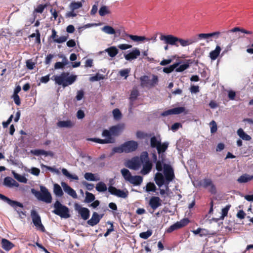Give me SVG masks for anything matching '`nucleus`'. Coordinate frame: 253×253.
<instances>
[{"label": "nucleus", "mask_w": 253, "mask_h": 253, "mask_svg": "<svg viewBox=\"0 0 253 253\" xmlns=\"http://www.w3.org/2000/svg\"><path fill=\"white\" fill-rule=\"evenodd\" d=\"M164 174L161 172H157L155 174L154 180L156 184L160 187L163 185H166L168 188V185L175 178L173 169L171 166L169 164L164 165Z\"/></svg>", "instance_id": "obj_1"}, {"label": "nucleus", "mask_w": 253, "mask_h": 253, "mask_svg": "<svg viewBox=\"0 0 253 253\" xmlns=\"http://www.w3.org/2000/svg\"><path fill=\"white\" fill-rule=\"evenodd\" d=\"M160 39L161 41H164L165 43L166 44L175 45L177 47L179 46L177 42H179L181 46H186L198 42L196 38L193 39L184 40L178 38L172 35H164L161 34L160 37Z\"/></svg>", "instance_id": "obj_2"}, {"label": "nucleus", "mask_w": 253, "mask_h": 253, "mask_svg": "<svg viewBox=\"0 0 253 253\" xmlns=\"http://www.w3.org/2000/svg\"><path fill=\"white\" fill-rule=\"evenodd\" d=\"M77 78L76 75L70 74L68 72H63L59 75L53 76L51 79L54 81L56 84L65 87L72 84Z\"/></svg>", "instance_id": "obj_3"}, {"label": "nucleus", "mask_w": 253, "mask_h": 253, "mask_svg": "<svg viewBox=\"0 0 253 253\" xmlns=\"http://www.w3.org/2000/svg\"><path fill=\"white\" fill-rule=\"evenodd\" d=\"M32 193L40 201L44 202L47 204L52 202V196L48 189L43 186H40V191H38L34 189H32Z\"/></svg>", "instance_id": "obj_4"}, {"label": "nucleus", "mask_w": 253, "mask_h": 253, "mask_svg": "<svg viewBox=\"0 0 253 253\" xmlns=\"http://www.w3.org/2000/svg\"><path fill=\"white\" fill-rule=\"evenodd\" d=\"M125 127L124 124H119L110 127L109 130H103L102 135L105 137L114 138L115 136H119L123 132Z\"/></svg>", "instance_id": "obj_5"}, {"label": "nucleus", "mask_w": 253, "mask_h": 253, "mask_svg": "<svg viewBox=\"0 0 253 253\" xmlns=\"http://www.w3.org/2000/svg\"><path fill=\"white\" fill-rule=\"evenodd\" d=\"M54 210L52 212L62 218H67L70 216L69 208L62 205L59 201H56L53 204Z\"/></svg>", "instance_id": "obj_6"}, {"label": "nucleus", "mask_w": 253, "mask_h": 253, "mask_svg": "<svg viewBox=\"0 0 253 253\" xmlns=\"http://www.w3.org/2000/svg\"><path fill=\"white\" fill-rule=\"evenodd\" d=\"M140 85L142 87L151 88L155 85L158 82L157 76H153V79L150 80L146 75L141 76L140 78Z\"/></svg>", "instance_id": "obj_7"}, {"label": "nucleus", "mask_w": 253, "mask_h": 253, "mask_svg": "<svg viewBox=\"0 0 253 253\" xmlns=\"http://www.w3.org/2000/svg\"><path fill=\"white\" fill-rule=\"evenodd\" d=\"M31 216L33 223L36 228L42 232H44L45 228L42 223L41 217L37 211L32 210L31 211Z\"/></svg>", "instance_id": "obj_8"}, {"label": "nucleus", "mask_w": 253, "mask_h": 253, "mask_svg": "<svg viewBox=\"0 0 253 253\" xmlns=\"http://www.w3.org/2000/svg\"><path fill=\"white\" fill-rule=\"evenodd\" d=\"M189 222V220L187 218H183L179 221H177L174 224L170 226L167 230L168 233H171L172 231L180 229L186 226Z\"/></svg>", "instance_id": "obj_9"}, {"label": "nucleus", "mask_w": 253, "mask_h": 253, "mask_svg": "<svg viewBox=\"0 0 253 253\" xmlns=\"http://www.w3.org/2000/svg\"><path fill=\"white\" fill-rule=\"evenodd\" d=\"M108 191L112 195L124 199L127 198L128 195V192L127 190L118 189L113 186L109 187Z\"/></svg>", "instance_id": "obj_10"}, {"label": "nucleus", "mask_w": 253, "mask_h": 253, "mask_svg": "<svg viewBox=\"0 0 253 253\" xmlns=\"http://www.w3.org/2000/svg\"><path fill=\"white\" fill-rule=\"evenodd\" d=\"M138 143L133 140L126 142L123 144L125 152L129 153L135 151L138 148Z\"/></svg>", "instance_id": "obj_11"}, {"label": "nucleus", "mask_w": 253, "mask_h": 253, "mask_svg": "<svg viewBox=\"0 0 253 253\" xmlns=\"http://www.w3.org/2000/svg\"><path fill=\"white\" fill-rule=\"evenodd\" d=\"M185 108L184 107H175L171 109H169L164 111L161 113V116L165 117L170 115H177L184 112Z\"/></svg>", "instance_id": "obj_12"}, {"label": "nucleus", "mask_w": 253, "mask_h": 253, "mask_svg": "<svg viewBox=\"0 0 253 253\" xmlns=\"http://www.w3.org/2000/svg\"><path fill=\"white\" fill-rule=\"evenodd\" d=\"M126 166L129 169L136 170L141 166L140 161L138 157H135L130 160H128Z\"/></svg>", "instance_id": "obj_13"}, {"label": "nucleus", "mask_w": 253, "mask_h": 253, "mask_svg": "<svg viewBox=\"0 0 253 253\" xmlns=\"http://www.w3.org/2000/svg\"><path fill=\"white\" fill-rule=\"evenodd\" d=\"M0 199L2 200V201L6 202L8 204H9L10 206L12 207L15 208L16 207H19L20 208H23V205L22 203L18 202L16 201H13L8 197H6L5 196L1 194L0 193Z\"/></svg>", "instance_id": "obj_14"}, {"label": "nucleus", "mask_w": 253, "mask_h": 253, "mask_svg": "<svg viewBox=\"0 0 253 253\" xmlns=\"http://www.w3.org/2000/svg\"><path fill=\"white\" fill-rule=\"evenodd\" d=\"M149 205L153 210H155L162 205V200L159 197L152 196L149 200Z\"/></svg>", "instance_id": "obj_15"}, {"label": "nucleus", "mask_w": 253, "mask_h": 253, "mask_svg": "<svg viewBox=\"0 0 253 253\" xmlns=\"http://www.w3.org/2000/svg\"><path fill=\"white\" fill-rule=\"evenodd\" d=\"M103 216V214L100 215L96 212H94L91 218L87 221V224L91 226L96 225L99 222Z\"/></svg>", "instance_id": "obj_16"}, {"label": "nucleus", "mask_w": 253, "mask_h": 253, "mask_svg": "<svg viewBox=\"0 0 253 253\" xmlns=\"http://www.w3.org/2000/svg\"><path fill=\"white\" fill-rule=\"evenodd\" d=\"M139 93L137 89H133L131 91V92L130 93V97L129 98V100H130L129 106V109H128L129 112H130V113L132 112V110L133 108V102L137 99V98L139 96Z\"/></svg>", "instance_id": "obj_17"}, {"label": "nucleus", "mask_w": 253, "mask_h": 253, "mask_svg": "<svg viewBox=\"0 0 253 253\" xmlns=\"http://www.w3.org/2000/svg\"><path fill=\"white\" fill-rule=\"evenodd\" d=\"M76 210L78 211L79 213L81 215V217L84 220H87L90 215L89 210L86 208L81 207L80 206H78L76 208Z\"/></svg>", "instance_id": "obj_18"}, {"label": "nucleus", "mask_w": 253, "mask_h": 253, "mask_svg": "<svg viewBox=\"0 0 253 253\" xmlns=\"http://www.w3.org/2000/svg\"><path fill=\"white\" fill-rule=\"evenodd\" d=\"M140 54L139 50L137 48H134L129 53L125 54L124 57L127 61H131L133 59H136Z\"/></svg>", "instance_id": "obj_19"}, {"label": "nucleus", "mask_w": 253, "mask_h": 253, "mask_svg": "<svg viewBox=\"0 0 253 253\" xmlns=\"http://www.w3.org/2000/svg\"><path fill=\"white\" fill-rule=\"evenodd\" d=\"M61 185L65 192H66L70 196H72L73 198H77V193L73 188H72L70 186H69L64 182H61Z\"/></svg>", "instance_id": "obj_20"}, {"label": "nucleus", "mask_w": 253, "mask_h": 253, "mask_svg": "<svg viewBox=\"0 0 253 253\" xmlns=\"http://www.w3.org/2000/svg\"><path fill=\"white\" fill-rule=\"evenodd\" d=\"M3 184L9 187L19 186V184L11 177L7 176L4 179Z\"/></svg>", "instance_id": "obj_21"}, {"label": "nucleus", "mask_w": 253, "mask_h": 253, "mask_svg": "<svg viewBox=\"0 0 253 253\" xmlns=\"http://www.w3.org/2000/svg\"><path fill=\"white\" fill-rule=\"evenodd\" d=\"M1 244L2 248L6 251L10 250L14 247V245L12 242L4 238L2 239Z\"/></svg>", "instance_id": "obj_22"}, {"label": "nucleus", "mask_w": 253, "mask_h": 253, "mask_svg": "<svg viewBox=\"0 0 253 253\" xmlns=\"http://www.w3.org/2000/svg\"><path fill=\"white\" fill-rule=\"evenodd\" d=\"M143 164V168L140 172L143 175H146L151 171L152 168V164L150 161H147Z\"/></svg>", "instance_id": "obj_23"}, {"label": "nucleus", "mask_w": 253, "mask_h": 253, "mask_svg": "<svg viewBox=\"0 0 253 253\" xmlns=\"http://www.w3.org/2000/svg\"><path fill=\"white\" fill-rule=\"evenodd\" d=\"M221 50V48L219 45H217L214 50H212L210 53V57L211 60H215L219 56L220 51Z\"/></svg>", "instance_id": "obj_24"}, {"label": "nucleus", "mask_w": 253, "mask_h": 253, "mask_svg": "<svg viewBox=\"0 0 253 253\" xmlns=\"http://www.w3.org/2000/svg\"><path fill=\"white\" fill-rule=\"evenodd\" d=\"M74 124L70 120L60 121L57 124V126L61 128H71L74 126Z\"/></svg>", "instance_id": "obj_25"}, {"label": "nucleus", "mask_w": 253, "mask_h": 253, "mask_svg": "<svg viewBox=\"0 0 253 253\" xmlns=\"http://www.w3.org/2000/svg\"><path fill=\"white\" fill-rule=\"evenodd\" d=\"M241 32V33H245L246 34L251 35L253 34V32L252 31L246 30L243 28H240L239 27H235L228 31L226 32L227 34L229 35L230 34H233L234 32Z\"/></svg>", "instance_id": "obj_26"}, {"label": "nucleus", "mask_w": 253, "mask_h": 253, "mask_svg": "<svg viewBox=\"0 0 253 253\" xmlns=\"http://www.w3.org/2000/svg\"><path fill=\"white\" fill-rule=\"evenodd\" d=\"M143 181V178L139 175L132 176L130 178L129 182L130 183L134 185H139L141 184Z\"/></svg>", "instance_id": "obj_27"}, {"label": "nucleus", "mask_w": 253, "mask_h": 253, "mask_svg": "<svg viewBox=\"0 0 253 253\" xmlns=\"http://www.w3.org/2000/svg\"><path fill=\"white\" fill-rule=\"evenodd\" d=\"M237 134L238 136L243 140L250 141L252 139L251 137L247 134L241 128L238 129Z\"/></svg>", "instance_id": "obj_28"}, {"label": "nucleus", "mask_w": 253, "mask_h": 253, "mask_svg": "<svg viewBox=\"0 0 253 253\" xmlns=\"http://www.w3.org/2000/svg\"><path fill=\"white\" fill-rule=\"evenodd\" d=\"M126 35L134 42H142L145 40H146L147 41H149V39L146 38L144 36H138L136 35H129L127 34H126Z\"/></svg>", "instance_id": "obj_29"}, {"label": "nucleus", "mask_w": 253, "mask_h": 253, "mask_svg": "<svg viewBox=\"0 0 253 253\" xmlns=\"http://www.w3.org/2000/svg\"><path fill=\"white\" fill-rule=\"evenodd\" d=\"M253 179V175H250L248 174H244L240 176L238 179L239 183H246L251 181Z\"/></svg>", "instance_id": "obj_30"}, {"label": "nucleus", "mask_w": 253, "mask_h": 253, "mask_svg": "<svg viewBox=\"0 0 253 253\" xmlns=\"http://www.w3.org/2000/svg\"><path fill=\"white\" fill-rule=\"evenodd\" d=\"M169 143L168 142H164L163 143H160V144L156 148L159 156L161 155V153L165 152L168 149Z\"/></svg>", "instance_id": "obj_31"}, {"label": "nucleus", "mask_w": 253, "mask_h": 253, "mask_svg": "<svg viewBox=\"0 0 253 253\" xmlns=\"http://www.w3.org/2000/svg\"><path fill=\"white\" fill-rule=\"evenodd\" d=\"M111 57H115L118 53V49L115 46H111L105 49Z\"/></svg>", "instance_id": "obj_32"}, {"label": "nucleus", "mask_w": 253, "mask_h": 253, "mask_svg": "<svg viewBox=\"0 0 253 253\" xmlns=\"http://www.w3.org/2000/svg\"><path fill=\"white\" fill-rule=\"evenodd\" d=\"M53 192L58 197H62L64 194L61 187L58 184H54Z\"/></svg>", "instance_id": "obj_33"}, {"label": "nucleus", "mask_w": 253, "mask_h": 253, "mask_svg": "<svg viewBox=\"0 0 253 253\" xmlns=\"http://www.w3.org/2000/svg\"><path fill=\"white\" fill-rule=\"evenodd\" d=\"M121 173L126 181H129L132 175L130 171L126 169H121Z\"/></svg>", "instance_id": "obj_34"}, {"label": "nucleus", "mask_w": 253, "mask_h": 253, "mask_svg": "<svg viewBox=\"0 0 253 253\" xmlns=\"http://www.w3.org/2000/svg\"><path fill=\"white\" fill-rule=\"evenodd\" d=\"M179 64V63L177 62L173 64L172 65H170L169 67H165L163 68V72L167 74L171 73L178 66Z\"/></svg>", "instance_id": "obj_35"}, {"label": "nucleus", "mask_w": 253, "mask_h": 253, "mask_svg": "<svg viewBox=\"0 0 253 253\" xmlns=\"http://www.w3.org/2000/svg\"><path fill=\"white\" fill-rule=\"evenodd\" d=\"M83 6L82 2V1H73L70 4V8L73 10L74 11L76 9H78L81 7H82Z\"/></svg>", "instance_id": "obj_36"}, {"label": "nucleus", "mask_w": 253, "mask_h": 253, "mask_svg": "<svg viewBox=\"0 0 253 253\" xmlns=\"http://www.w3.org/2000/svg\"><path fill=\"white\" fill-rule=\"evenodd\" d=\"M62 172L64 175H65L66 176H67V177H68L70 179H74V180H78L79 179V177L77 175H76L75 174H72L70 173L69 172V171L67 170V169H66L63 168L62 169Z\"/></svg>", "instance_id": "obj_37"}, {"label": "nucleus", "mask_w": 253, "mask_h": 253, "mask_svg": "<svg viewBox=\"0 0 253 253\" xmlns=\"http://www.w3.org/2000/svg\"><path fill=\"white\" fill-rule=\"evenodd\" d=\"M96 189L98 192H105L107 190V186L103 182H99L96 184Z\"/></svg>", "instance_id": "obj_38"}, {"label": "nucleus", "mask_w": 253, "mask_h": 253, "mask_svg": "<svg viewBox=\"0 0 253 253\" xmlns=\"http://www.w3.org/2000/svg\"><path fill=\"white\" fill-rule=\"evenodd\" d=\"M102 30L105 33L110 34V35H113L116 33V31L115 29L111 26H104Z\"/></svg>", "instance_id": "obj_39"}, {"label": "nucleus", "mask_w": 253, "mask_h": 253, "mask_svg": "<svg viewBox=\"0 0 253 253\" xmlns=\"http://www.w3.org/2000/svg\"><path fill=\"white\" fill-rule=\"evenodd\" d=\"M104 78V75L99 73H96L95 76H92L89 78V80L91 82L95 81H99L101 80H103Z\"/></svg>", "instance_id": "obj_40"}, {"label": "nucleus", "mask_w": 253, "mask_h": 253, "mask_svg": "<svg viewBox=\"0 0 253 253\" xmlns=\"http://www.w3.org/2000/svg\"><path fill=\"white\" fill-rule=\"evenodd\" d=\"M110 13V11L108 9L107 6L105 5L101 6L99 10V14L101 16H104Z\"/></svg>", "instance_id": "obj_41"}, {"label": "nucleus", "mask_w": 253, "mask_h": 253, "mask_svg": "<svg viewBox=\"0 0 253 253\" xmlns=\"http://www.w3.org/2000/svg\"><path fill=\"white\" fill-rule=\"evenodd\" d=\"M13 175L14 178L17 179L18 181L20 182H22L24 183H26L27 182V179L26 178L25 176L23 175H21L19 174H18L17 173H14Z\"/></svg>", "instance_id": "obj_42"}, {"label": "nucleus", "mask_w": 253, "mask_h": 253, "mask_svg": "<svg viewBox=\"0 0 253 253\" xmlns=\"http://www.w3.org/2000/svg\"><path fill=\"white\" fill-rule=\"evenodd\" d=\"M161 143V140H158L156 137L154 136L151 138L150 145L152 148H157Z\"/></svg>", "instance_id": "obj_43"}, {"label": "nucleus", "mask_w": 253, "mask_h": 253, "mask_svg": "<svg viewBox=\"0 0 253 253\" xmlns=\"http://www.w3.org/2000/svg\"><path fill=\"white\" fill-rule=\"evenodd\" d=\"M156 186L153 182H149L147 184L146 186V191L148 192H156Z\"/></svg>", "instance_id": "obj_44"}, {"label": "nucleus", "mask_w": 253, "mask_h": 253, "mask_svg": "<svg viewBox=\"0 0 253 253\" xmlns=\"http://www.w3.org/2000/svg\"><path fill=\"white\" fill-rule=\"evenodd\" d=\"M115 142V138H109L106 137L104 139H101L99 138L98 143L100 144H108V143H114Z\"/></svg>", "instance_id": "obj_45"}, {"label": "nucleus", "mask_w": 253, "mask_h": 253, "mask_svg": "<svg viewBox=\"0 0 253 253\" xmlns=\"http://www.w3.org/2000/svg\"><path fill=\"white\" fill-rule=\"evenodd\" d=\"M85 194H86V197H85V200H84V202L85 203H89L94 200L95 196L93 194L88 192H86Z\"/></svg>", "instance_id": "obj_46"}, {"label": "nucleus", "mask_w": 253, "mask_h": 253, "mask_svg": "<svg viewBox=\"0 0 253 253\" xmlns=\"http://www.w3.org/2000/svg\"><path fill=\"white\" fill-rule=\"evenodd\" d=\"M140 163H144L147 161H150L149 160L148 154L147 152H143L141 153L140 159H139Z\"/></svg>", "instance_id": "obj_47"}, {"label": "nucleus", "mask_w": 253, "mask_h": 253, "mask_svg": "<svg viewBox=\"0 0 253 253\" xmlns=\"http://www.w3.org/2000/svg\"><path fill=\"white\" fill-rule=\"evenodd\" d=\"M189 67V63L187 62L181 65L178 68L177 67L175 68V71L177 72H181L184 71L185 70L188 68Z\"/></svg>", "instance_id": "obj_48"}, {"label": "nucleus", "mask_w": 253, "mask_h": 253, "mask_svg": "<svg viewBox=\"0 0 253 253\" xmlns=\"http://www.w3.org/2000/svg\"><path fill=\"white\" fill-rule=\"evenodd\" d=\"M152 234V231L148 230L146 232H143L140 233L139 237L144 239H147L150 237Z\"/></svg>", "instance_id": "obj_49"}, {"label": "nucleus", "mask_w": 253, "mask_h": 253, "mask_svg": "<svg viewBox=\"0 0 253 253\" xmlns=\"http://www.w3.org/2000/svg\"><path fill=\"white\" fill-rule=\"evenodd\" d=\"M68 38L69 35L67 34L66 36H61L59 38H57L56 40H54V42L58 43H63L65 42Z\"/></svg>", "instance_id": "obj_50"}, {"label": "nucleus", "mask_w": 253, "mask_h": 253, "mask_svg": "<svg viewBox=\"0 0 253 253\" xmlns=\"http://www.w3.org/2000/svg\"><path fill=\"white\" fill-rule=\"evenodd\" d=\"M130 72V69L127 68L123 70H121L119 71V74L121 77H125L126 79L128 76L129 73Z\"/></svg>", "instance_id": "obj_51"}, {"label": "nucleus", "mask_w": 253, "mask_h": 253, "mask_svg": "<svg viewBox=\"0 0 253 253\" xmlns=\"http://www.w3.org/2000/svg\"><path fill=\"white\" fill-rule=\"evenodd\" d=\"M113 115L114 119L119 120L122 118V113L119 109L116 108L113 110Z\"/></svg>", "instance_id": "obj_52"}, {"label": "nucleus", "mask_w": 253, "mask_h": 253, "mask_svg": "<svg viewBox=\"0 0 253 253\" xmlns=\"http://www.w3.org/2000/svg\"><path fill=\"white\" fill-rule=\"evenodd\" d=\"M84 178L87 180L96 181L98 179H95L94 174L90 172H86L84 174Z\"/></svg>", "instance_id": "obj_53"}, {"label": "nucleus", "mask_w": 253, "mask_h": 253, "mask_svg": "<svg viewBox=\"0 0 253 253\" xmlns=\"http://www.w3.org/2000/svg\"><path fill=\"white\" fill-rule=\"evenodd\" d=\"M231 207V205H228L222 209V215L221 218L223 219L224 217L226 216L228 214V212Z\"/></svg>", "instance_id": "obj_54"}, {"label": "nucleus", "mask_w": 253, "mask_h": 253, "mask_svg": "<svg viewBox=\"0 0 253 253\" xmlns=\"http://www.w3.org/2000/svg\"><path fill=\"white\" fill-rule=\"evenodd\" d=\"M212 183L211 179L205 178L203 179L202 186L205 188H208Z\"/></svg>", "instance_id": "obj_55"}, {"label": "nucleus", "mask_w": 253, "mask_h": 253, "mask_svg": "<svg viewBox=\"0 0 253 253\" xmlns=\"http://www.w3.org/2000/svg\"><path fill=\"white\" fill-rule=\"evenodd\" d=\"M46 7V4H39L34 10V12L42 13L43 12L44 8Z\"/></svg>", "instance_id": "obj_56"}, {"label": "nucleus", "mask_w": 253, "mask_h": 253, "mask_svg": "<svg viewBox=\"0 0 253 253\" xmlns=\"http://www.w3.org/2000/svg\"><path fill=\"white\" fill-rule=\"evenodd\" d=\"M155 162H156V169L158 171H162V170H163V165L164 166V165L165 164H163L164 162L159 160V161H157Z\"/></svg>", "instance_id": "obj_57"}, {"label": "nucleus", "mask_w": 253, "mask_h": 253, "mask_svg": "<svg viewBox=\"0 0 253 253\" xmlns=\"http://www.w3.org/2000/svg\"><path fill=\"white\" fill-rule=\"evenodd\" d=\"M31 153L36 156H39L41 155H43L45 153V151L41 149H36L32 150L31 151Z\"/></svg>", "instance_id": "obj_58"}, {"label": "nucleus", "mask_w": 253, "mask_h": 253, "mask_svg": "<svg viewBox=\"0 0 253 253\" xmlns=\"http://www.w3.org/2000/svg\"><path fill=\"white\" fill-rule=\"evenodd\" d=\"M210 124L211 125V133H213L215 132L217 129L216 123L214 121H212Z\"/></svg>", "instance_id": "obj_59"}, {"label": "nucleus", "mask_w": 253, "mask_h": 253, "mask_svg": "<svg viewBox=\"0 0 253 253\" xmlns=\"http://www.w3.org/2000/svg\"><path fill=\"white\" fill-rule=\"evenodd\" d=\"M208 190L212 194H215L217 192L216 187L213 183L209 186Z\"/></svg>", "instance_id": "obj_60"}, {"label": "nucleus", "mask_w": 253, "mask_h": 253, "mask_svg": "<svg viewBox=\"0 0 253 253\" xmlns=\"http://www.w3.org/2000/svg\"><path fill=\"white\" fill-rule=\"evenodd\" d=\"M179 127H182V125L179 123H175L171 126V129L173 131H176Z\"/></svg>", "instance_id": "obj_61"}, {"label": "nucleus", "mask_w": 253, "mask_h": 253, "mask_svg": "<svg viewBox=\"0 0 253 253\" xmlns=\"http://www.w3.org/2000/svg\"><path fill=\"white\" fill-rule=\"evenodd\" d=\"M12 98L14 100L15 103L17 105L19 106L21 104V101L18 94H13Z\"/></svg>", "instance_id": "obj_62"}, {"label": "nucleus", "mask_w": 253, "mask_h": 253, "mask_svg": "<svg viewBox=\"0 0 253 253\" xmlns=\"http://www.w3.org/2000/svg\"><path fill=\"white\" fill-rule=\"evenodd\" d=\"M26 63V67L28 69L32 70L34 69L35 63L31 60H27Z\"/></svg>", "instance_id": "obj_63"}, {"label": "nucleus", "mask_w": 253, "mask_h": 253, "mask_svg": "<svg viewBox=\"0 0 253 253\" xmlns=\"http://www.w3.org/2000/svg\"><path fill=\"white\" fill-rule=\"evenodd\" d=\"M118 47L122 50H126L131 48L132 45L128 44H120L118 45Z\"/></svg>", "instance_id": "obj_64"}]
</instances>
